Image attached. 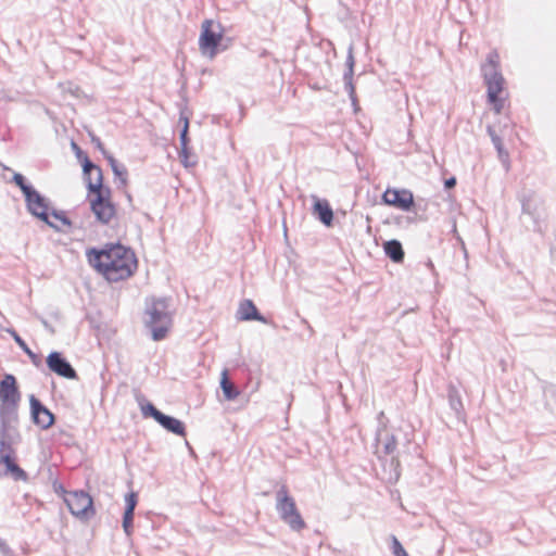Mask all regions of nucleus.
<instances>
[{
    "instance_id": "f257e3e1",
    "label": "nucleus",
    "mask_w": 556,
    "mask_h": 556,
    "mask_svg": "<svg viewBox=\"0 0 556 556\" xmlns=\"http://www.w3.org/2000/svg\"><path fill=\"white\" fill-rule=\"evenodd\" d=\"M89 264L111 282L129 278L137 268L135 253L119 243L87 252Z\"/></svg>"
},
{
    "instance_id": "f03ea898",
    "label": "nucleus",
    "mask_w": 556,
    "mask_h": 556,
    "mask_svg": "<svg viewBox=\"0 0 556 556\" xmlns=\"http://www.w3.org/2000/svg\"><path fill=\"white\" fill-rule=\"evenodd\" d=\"M147 318L144 325L151 330L152 339L161 341L165 339L172 326V315L169 313V299H153L151 304L146 307Z\"/></svg>"
},
{
    "instance_id": "7ed1b4c3",
    "label": "nucleus",
    "mask_w": 556,
    "mask_h": 556,
    "mask_svg": "<svg viewBox=\"0 0 556 556\" xmlns=\"http://www.w3.org/2000/svg\"><path fill=\"white\" fill-rule=\"evenodd\" d=\"M276 509L280 519L287 523L291 530L301 531L306 527L305 521L296 508L295 501L289 495L286 485H281L276 492Z\"/></svg>"
},
{
    "instance_id": "20e7f679",
    "label": "nucleus",
    "mask_w": 556,
    "mask_h": 556,
    "mask_svg": "<svg viewBox=\"0 0 556 556\" xmlns=\"http://www.w3.org/2000/svg\"><path fill=\"white\" fill-rule=\"evenodd\" d=\"M481 74L486 86L488 101H493L495 94L502 93L505 83L497 51L493 50L486 55L485 62L481 65Z\"/></svg>"
},
{
    "instance_id": "39448f33",
    "label": "nucleus",
    "mask_w": 556,
    "mask_h": 556,
    "mask_svg": "<svg viewBox=\"0 0 556 556\" xmlns=\"http://www.w3.org/2000/svg\"><path fill=\"white\" fill-rule=\"evenodd\" d=\"M222 39V25L219 23L215 24L212 20L203 21L199 38V49L201 53L211 59L214 58L219 51Z\"/></svg>"
},
{
    "instance_id": "423d86ee",
    "label": "nucleus",
    "mask_w": 556,
    "mask_h": 556,
    "mask_svg": "<svg viewBox=\"0 0 556 556\" xmlns=\"http://www.w3.org/2000/svg\"><path fill=\"white\" fill-rule=\"evenodd\" d=\"M89 192L96 194L94 199L90 202L91 212L94 214L98 222L108 225L116 214L115 205L110 199V188L102 186L99 191Z\"/></svg>"
},
{
    "instance_id": "0eeeda50",
    "label": "nucleus",
    "mask_w": 556,
    "mask_h": 556,
    "mask_svg": "<svg viewBox=\"0 0 556 556\" xmlns=\"http://www.w3.org/2000/svg\"><path fill=\"white\" fill-rule=\"evenodd\" d=\"M28 212L56 231L61 229L49 219V201L39 191L34 189L25 197Z\"/></svg>"
},
{
    "instance_id": "6e6552de",
    "label": "nucleus",
    "mask_w": 556,
    "mask_h": 556,
    "mask_svg": "<svg viewBox=\"0 0 556 556\" xmlns=\"http://www.w3.org/2000/svg\"><path fill=\"white\" fill-rule=\"evenodd\" d=\"M64 502L66 503L71 514L76 517L88 518L94 513L92 498L84 491L70 492L65 496Z\"/></svg>"
},
{
    "instance_id": "1a4fd4ad",
    "label": "nucleus",
    "mask_w": 556,
    "mask_h": 556,
    "mask_svg": "<svg viewBox=\"0 0 556 556\" xmlns=\"http://www.w3.org/2000/svg\"><path fill=\"white\" fill-rule=\"evenodd\" d=\"M384 204L394 206L404 212H409L415 205L413 192L408 189H390L388 188L382 194Z\"/></svg>"
},
{
    "instance_id": "9d476101",
    "label": "nucleus",
    "mask_w": 556,
    "mask_h": 556,
    "mask_svg": "<svg viewBox=\"0 0 556 556\" xmlns=\"http://www.w3.org/2000/svg\"><path fill=\"white\" fill-rule=\"evenodd\" d=\"M0 432H5L7 437L21 435L18 431L17 404L0 405Z\"/></svg>"
},
{
    "instance_id": "9b49d317",
    "label": "nucleus",
    "mask_w": 556,
    "mask_h": 556,
    "mask_svg": "<svg viewBox=\"0 0 556 556\" xmlns=\"http://www.w3.org/2000/svg\"><path fill=\"white\" fill-rule=\"evenodd\" d=\"M48 368L60 377L66 379H78V375L71 363L63 356L62 353L53 351L47 356Z\"/></svg>"
},
{
    "instance_id": "f8f14e48",
    "label": "nucleus",
    "mask_w": 556,
    "mask_h": 556,
    "mask_svg": "<svg viewBox=\"0 0 556 556\" xmlns=\"http://www.w3.org/2000/svg\"><path fill=\"white\" fill-rule=\"evenodd\" d=\"M33 422L46 430L54 424V415L35 395L29 397Z\"/></svg>"
},
{
    "instance_id": "ddd939ff",
    "label": "nucleus",
    "mask_w": 556,
    "mask_h": 556,
    "mask_svg": "<svg viewBox=\"0 0 556 556\" xmlns=\"http://www.w3.org/2000/svg\"><path fill=\"white\" fill-rule=\"evenodd\" d=\"M80 163L84 177L87 180L88 191H99L103 186L102 169L92 163L88 156H84Z\"/></svg>"
},
{
    "instance_id": "4468645a",
    "label": "nucleus",
    "mask_w": 556,
    "mask_h": 556,
    "mask_svg": "<svg viewBox=\"0 0 556 556\" xmlns=\"http://www.w3.org/2000/svg\"><path fill=\"white\" fill-rule=\"evenodd\" d=\"M0 405L18 404L21 400L16 378L11 374H5L0 381Z\"/></svg>"
},
{
    "instance_id": "2eb2a0df",
    "label": "nucleus",
    "mask_w": 556,
    "mask_h": 556,
    "mask_svg": "<svg viewBox=\"0 0 556 556\" xmlns=\"http://www.w3.org/2000/svg\"><path fill=\"white\" fill-rule=\"evenodd\" d=\"M376 454L378 458L393 455L396 451L397 441L394 434L389 433L387 429L378 428L376 431Z\"/></svg>"
},
{
    "instance_id": "dca6fc26",
    "label": "nucleus",
    "mask_w": 556,
    "mask_h": 556,
    "mask_svg": "<svg viewBox=\"0 0 556 556\" xmlns=\"http://www.w3.org/2000/svg\"><path fill=\"white\" fill-rule=\"evenodd\" d=\"M0 476H11L15 481H26L27 472L15 462L14 454L5 453L0 458Z\"/></svg>"
},
{
    "instance_id": "f3484780",
    "label": "nucleus",
    "mask_w": 556,
    "mask_h": 556,
    "mask_svg": "<svg viewBox=\"0 0 556 556\" xmlns=\"http://www.w3.org/2000/svg\"><path fill=\"white\" fill-rule=\"evenodd\" d=\"M354 55L352 47L349 48L345 66L346 70L343 74L344 89L349 94V98L352 102V105L356 109L357 106V97L355 92V86L353 84V75H354Z\"/></svg>"
},
{
    "instance_id": "a211bd4d",
    "label": "nucleus",
    "mask_w": 556,
    "mask_h": 556,
    "mask_svg": "<svg viewBox=\"0 0 556 556\" xmlns=\"http://www.w3.org/2000/svg\"><path fill=\"white\" fill-rule=\"evenodd\" d=\"M236 316L238 320H256L263 324L268 323L267 318L258 312L253 301L249 299H245L240 302Z\"/></svg>"
},
{
    "instance_id": "6ab92c4d",
    "label": "nucleus",
    "mask_w": 556,
    "mask_h": 556,
    "mask_svg": "<svg viewBox=\"0 0 556 556\" xmlns=\"http://www.w3.org/2000/svg\"><path fill=\"white\" fill-rule=\"evenodd\" d=\"M313 200V214L327 227L332 225L333 211L329 202L325 199H319L316 194H312Z\"/></svg>"
},
{
    "instance_id": "aec40b11",
    "label": "nucleus",
    "mask_w": 556,
    "mask_h": 556,
    "mask_svg": "<svg viewBox=\"0 0 556 556\" xmlns=\"http://www.w3.org/2000/svg\"><path fill=\"white\" fill-rule=\"evenodd\" d=\"M159 425H161L164 429H166L168 432H172L176 435L185 437L186 435V427L185 424L166 414H163L160 420L157 421Z\"/></svg>"
},
{
    "instance_id": "412c9836",
    "label": "nucleus",
    "mask_w": 556,
    "mask_h": 556,
    "mask_svg": "<svg viewBox=\"0 0 556 556\" xmlns=\"http://www.w3.org/2000/svg\"><path fill=\"white\" fill-rule=\"evenodd\" d=\"M383 251L394 263H402L404 261L405 253L402 243L396 239L386 241L383 243Z\"/></svg>"
},
{
    "instance_id": "4be33fe9",
    "label": "nucleus",
    "mask_w": 556,
    "mask_h": 556,
    "mask_svg": "<svg viewBox=\"0 0 556 556\" xmlns=\"http://www.w3.org/2000/svg\"><path fill=\"white\" fill-rule=\"evenodd\" d=\"M447 397H448V404L452 410L455 412L457 417H459L464 412V406L462 402V397L459 394V391L454 386H448L447 389Z\"/></svg>"
},
{
    "instance_id": "5701e85b",
    "label": "nucleus",
    "mask_w": 556,
    "mask_h": 556,
    "mask_svg": "<svg viewBox=\"0 0 556 556\" xmlns=\"http://www.w3.org/2000/svg\"><path fill=\"white\" fill-rule=\"evenodd\" d=\"M7 331L11 334L15 343L23 350V352L27 354L33 364L35 366H39L41 363L40 357L29 349L21 336L14 329H8Z\"/></svg>"
},
{
    "instance_id": "b1692460",
    "label": "nucleus",
    "mask_w": 556,
    "mask_h": 556,
    "mask_svg": "<svg viewBox=\"0 0 556 556\" xmlns=\"http://www.w3.org/2000/svg\"><path fill=\"white\" fill-rule=\"evenodd\" d=\"M220 388L225 399L228 401H232L239 395L238 388L228 379L227 370H224L222 374Z\"/></svg>"
},
{
    "instance_id": "393cba45",
    "label": "nucleus",
    "mask_w": 556,
    "mask_h": 556,
    "mask_svg": "<svg viewBox=\"0 0 556 556\" xmlns=\"http://www.w3.org/2000/svg\"><path fill=\"white\" fill-rule=\"evenodd\" d=\"M106 160L111 166V169L116 178H119V181L123 186L127 185V169L123 164H119L115 157L111 154L106 155Z\"/></svg>"
},
{
    "instance_id": "a878e982",
    "label": "nucleus",
    "mask_w": 556,
    "mask_h": 556,
    "mask_svg": "<svg viewBox=\"0 0 556 556\" xmlns=\"http://www.w3.org/2000/svg\"><path fill=\"white\" fill-rule=\"evenodd\" d=\"M486 132L488 135L490 136L491 138V141L494 146V148L496 149L500 157L502 159L503 156H508V153L505 151L504 149V144H503V140L502 138L496 134L495 129L493 128V126L491 125H488L486 127Z\"/></svg>"
},
{
    "instance_id": "bb28decb",
    "label": "nucleus",
    "mask_w": 556,
    "mask_h": 556,
    "mask_svg": "<svg viewBox=\"0 0 556 556\" xmlns=\"http://www.w3.org/2000/svg\"><path fill=\"white\" fill-rule=\"evenodd\" d=\"M12 181L21 189L24 198L35 189L21 173H14Z\"/></svg>"
},
{
    "instance_id": "cd10ccee",
    "label": "nucleus",
    "mask_w": 556,
    "mask_h": 556,
    "mask_svg": "<svg viewBox=\"0 0 556 556\" xmlns=\"http://www.w3.org/2000/svg\"><path fill=\"white\" fill-rule=\"evenodd\" d=\"M141 412L144 417H152L156 422L160 420L162 413L160 409H157L152 403L148 402L146 405L141 406Z\"/></svg>"
},
{
    "instance_id": "c85d7f7f",
    "label": "nucleus",
    "mask_w": 556,
    "mask_h": 556,
    "mask_svg": "<svg viewBox=\"0 0 556 556\" xmlns=\"http://www.w3.org/2000/svg\"><path fill=\"white\" fill-rule=\"evenodd\" d=\"M134 516L135 513L124 510L122 527L127 536H130L134 530Z\"/></svg>"
},
{
    "instance_id": "c756f323",
    "label": "nucleus",
    "mask_w": 556,
    "mask_h": 556,
    "mask_svg": "<svg viewBox=\"0 0 556 556\" xmlns=\"http://www.w3.org/2000/svg\"><path fill=\"white\" fill-rule=\"evenodd\" d=\"M535 197L531 194L522 199V213L528 214L532 217H535Z\"/></svg>"
},
{
    "instance_id": "7c9ffc66",
    "label": "nucleus",
    "mask_w": 556,
    "mask_h": 556,
    "mask_svg": "<svg viewBox=\"0 0 556 556\" xmlns=\"http://www.w3.org/2000/svg\"><path fill=\"white\" fill-rule=\"evenodd\" d=\"M125 511L135 513L136 506L138 504V494L134 491L129 492L125 495Z\"/></svg>"
},
{
    "instance_id": "2f4dec72",
    "label": "nucleus",
    "mask_w": 556,
    "mask_h": 556,
    "mask_svg": "<svg viewBox=\"0 0 556 556\" xmlns=\"http://www.w3.org/2000/svg\"><path fill=\"white\" fill-rule=\"evenodd\" d=\"M543 394L547 404L553 402L556 405V384H546L543 389Z\"/></svg>"
},
{
    "instance_id": "473e14b6",
    "label": "nucleus",
    "mask_w": 556,
    "mask_h": 556,
    "mask_svg": "<svg viewBox=\"0 0 556 556\" xmlns=\"http://www.w3.org/2000/svg\"><path fill=\"white\" fill-rule=\"evenodd\" d=\"M189 121L187 117H184V127L180 130L179 139H180V147H189Z\"/></svg>"
},
{
    "instance_id": "72a5a7b5",
    "label": "nucleus",
    "mask_w": 556,
    "mask_h": 556,
    "mask_svg": "<svg viewBox=\"0 0 556 556\" xmlns=\"http://www.w3.org/2000/svg\"><path fill=\"white\" fill-rule=\"evenodd\" d=\"M391 549L394 556H405L407 555V552L401 544V542L396 539V536L392 535V545Z\"/></svg>"
},
{
    "instance_id": "f704fd0d",
    "label": "nucleus",
    "mask_w": 556,
    "mask_h": 556,
    "mask_svg": "<svg viewBox=\"0 0 556 556\" xmlns=\"http://www.w3.org/2000/svg\"><path fill=\"white\" fill-rule=\"evenodd\" d=\"M51 215L55 219L60 220L64 226H67V227L72 226V220L66 216L65 212L58 211V210H52L51 211Z\"/></svg>"
},
{
    "instance_id": "c9c22d12",
    "label": "nucleus",
    "mask_w": 556,
    "mask_h": 556,
    "mask_svg": "<svg viewBox=\"0 0 556 556\" xmlns=\"http://www.w3.org/2000/svg\"><path fill=\"white\" fill-rule=\"evenodd\" d=\"M180 161L181 163L188 167V166H192L195 164L194 161L190 162L189 159H190V150H189V147H181V150H180Z\"/></svg>"
},
{
    "instance_id": "e433bc0d",
    "label": "nucleus",
    "mask_w": 556,
    "mask_h": 556,
    "mask_svg": "<svg viewBox=\"0 0 556 556\" xmlns=\"http://www.w3.org/2000/svg\"><path fill=\"white\" fill-rule=\"evenodd\" d=\"M493 105V110L496 114H500L504 106V100L500 98V94H495V99L493 101H489Z\"/></svg>"
},
{
    "instance_id": "4c0bfd02",
    "label": "nucleus",
    "mask_w": 556,
    "mask_h": 556,
    "mask_svg": "<svg viewBox=\"0 0 556 556\" xmlns=\"http://www.w3.org/2000/svg\"><path fill=\"white\" fill-rule=\"evenodd\" d=\"M391 466L394 467V473H393V477H390V480L394 479L396 481L400 477V471L397 470V468L400 466V462H399L397 457L392 456Z\"/></svg>"
},
{
    "instance_id": "58836bf2",
    "label": "nucleus",
    "mask_w": 556,
    "mask_h": 556,
    "mask_svg": "<svg viewBox=\"0 0 556 556\" xmlns=\"http://www.w3.org/2000/svg\"><path fill=\"white\" fill-rule=\"evenodd\" d=\"M72 148L75 151L76 157L81 162L84 156H88L79 147L77 143L72 142Z\"/></svg>"
},
{
    "instance_id": "ea45409f",
    "label": "nucleus",
    "mask_w": 556,
    "mask_h": 556,
    "mask_svg": "<svg viewBox=\"0 0 556 556\" xmlns=\"http://www.w3.org/2000/svg\"><path fill=\"white\" fill-rule=\"evenodd\" d=\"M92 142L96 144V147H97V148H98V149H99V150H100V151H101L105 156H106V155H109V154L106 153V150H105V148H104V146H103L102 141L100 140V138H98V137H93V138H92Z\"/></svg>"
},
{
    "instance_id": "a19ab883",
    "label": "nucleus",
    "mask_w": 556,
    "mask_h": 556,
    "mask_svg": "<svg viewBox=\"0 0 556 556\" xmlns=\"http://www.w3.org/2000/svg\"><path fill=\"white\" fill-rule=\"evenodd\" d=\"M377 419H378V428H381V429H387V426H386V415L383 412H380L377 416Z\"/></svg>"
},
{
    "instance_id": "79ce46f5",
    "label": "nucleus",
    "mask_w": 556,
    "mask_h": 556,
    "mask_svg": "<svg viewBox=\"0 0 556 556\" xmlns=\"http://www.w3.org/2000/svg\"><path fill=\"white\" fill-rule=\"evenodd\" d=\"M455 185H456V178L455 177H450V178H447L444 181L445 189H452V188L455 187Z\"/></svg>"
},
{
    "instance_id": "37998d69",
    "label": "nucleus",
    "mask_w": 556,
    "mask_h": 556,
    "mask_svg": "<svg viewBox=\"0 0 556 556\" xmlns=\"http://www.w3.org/2000/svg\"><path fill=\"white\" fill-rule=\"evenodd\" d=\"M41 321L46 329H48L51 333H54V329L50 326V324L47 320L42 319Z\"/></svg>"
},
{
    "instance_id": "c03bdc74",
    "label": "nucleus",
    "mask_w": 556,
    "mask_h": 556,
    "mask_svg": "<svg viewBox=\"0 0 556 556\" xmlns=\"http://www.w3.org/2000/svg\"><path fill=\"white\" fill-rule=\"evenodd\" d=\"M7 548L5 542L0 538V549Z\"/></svg>"
},
{
    "instance_id": "a18cd8bd",
    "label": "nucleus",
    "mask_w": 556,
    "mask_h": 556,
    "mask_svg": "<svg viewBox=\"0 0 556 556\" xmlns=\"http://www.w3.org/2000/svg\"><path fill=\"white\" fill-rule=\"evenodd\" d=\"M427 267L430 268V269H433L434 268L433 263L431 261H428L427 262Z\"/></svg>"
},
{
    "instance_id": "49530a36",
    "label": "nucleus",
    "mask_w": 556,
    "mask_h": 556,
    "mask_svg": "<svg viewBox=\"0 0 556 556\" xmlns=\"http://www.w3.org/2000/svg\"><path fill=\"white\" fill-rule=\"evenodd\" d=\"M405 556H409V555L407 554V555H405Z\"/></svg>"
}]
</instances>
